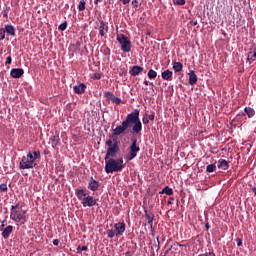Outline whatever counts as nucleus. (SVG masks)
Here are the masks:
<instances>
[{
	"label": "nucleus",
	"mask_w": 256,
	"mask_h": 256,
	"mask_svg": "<svg viewBox=\"0 0 256 256\" xmlns=\"http://www.w3.org/2000/svg\"><path fill=\"white\" fill-rule=\"evenodd\" d=\"M175 5H185V0H176Z\"/></svg>",
	"instance_id": "37"
},
{
	"label": "nucleus",
	"mask_w": 256,
	"mask_h": 256,
	"mask_svg": "<svg viewBox=\"0 0 256 256\" xmlns=\"http://www.w3.org/2000/svg\"><path fill=\"white\" fill-rule=\"evenodd\" d=\"M11 233H13V226L12 225H8L6 228L2 229L3 239H9V237H11Z\"/></svg>",
	"instance_id": "15"
},
{
	"label": "nucleus",
	"mask_w": 256,
	"mask_h": 256,
	"mask_svg": "<svg viewBox=\"0 0 256 256\" xmlns=\"http://www.w3.org/2000/svg\"><path fill=\"white\" fill-rule=\"evenodd\" d=\"M156 240H157V243L159 244V241H160V240H159V236L156 238Z\"/></svg>",
	"instance_id": "55"
},
{
	"label": "nucleus",
	"mask_w": 256,
	"mask_h": 256,
	"mask_svg": "<svg viewBox=\"0 0 256 256\" xmlns=\"http://www.w3.org/2000/svg\"><path fill=\"white\" fill-rule=\"evenodd\" d=\"M178 247H185V245H181V244H179V243H175L174 245L170 246V247L166 250L165 255H167V253H169V251H173V249H174V251H177V248H178Z\"/></svg>",
	"instance_id": "25"
},
{
	"label": "nucleus",
	"mask_w": 256,
	"mask_h": 256,
	"mask_svg": "<svg viewBox=\"0 0 256 256\" xmlns=\"http://www.w3.org/2000/svg\"><path fill=\"white\" fill-rule=\"evenodd\" d=\"M104 97H106L108 101H113L115 99V94H113L111 91H107L104 93Z\"/></svg>",
	"instance_id": "27"
},
{
	"label": "nucleus",
	"mask_w": 256,
	"mask_h": 256,
	"mask_svg": "<svg viewBox=\"0 0 256 256\" xmlns=\"http://www.w3.org/2000/svg\"><path fill=\"white\" fill-rule=\"evenodd\" d=\"M36 165L33 161V153L28 152L26 156L22 157L19 163V169H33Z\"/></svg>",
	"instance_id": "5"
},
{
	"label": "nucleus",
	"mask_w": 256,
	"mask_h": 256,
	"mask_svg": "<svg viewBox=\"0 0 256 256\" xmlns=\"http://www.w3.org/2000/svg\"><path fill=\"white\" fill-rule=\"evenodd\" d=\"M173 201H175V198L170 197V198L168 199V205H173Z\"/></svg>",
	"instance_id": "48"
},
{
	"label": "nucleus",
	"mask_w": 256,
	"mask_h": 256,
	"mask_svg": "<svg viewBox=\"0 0 256 256\" xmlns=\"http://www.w3.org/2000/svg\"><path fill=\"white\" fill-rule=\"evenodd\" d=\"M85 89H87V85H85L84 83H80L79 85L74 86V93H76L77 95H83Z\"/></svg>",
	"instance_id": "17"
},
{
	"label": "nucleus",
	"mask_w": 256,
	"mask_h": 256,
	"mask_svg": "<svg viewBox=\"0 0 256 256\" xmlns=\"http://www.w3.org/2000/svg\"><path fill=\"white\" fill-rule=\"evenodd\" d=\"M59 31H65L67 29V21L64 23L60 24L58 27Z\"/></svg>",
	"instance_id": "32"
},
{
	"label": "nucleus",
	"mask_w": 256,
	"mask_h": 256,
	"mask_svg": "<svg viewBox=\"0 0 256 256\" xmlns=\"http://www.w3.org/2000/svg\"><path fill=\"white\" fill-rule=\"evenodd\" d=\"M145 213V219L147 220V223L150 227V230L153 232V221H155V214L151 211L144 210Z\"/></svg>",
	"instance_id": "9"
},
{
	"label": "nucleus",
	"mask_w": 256,
	"mask_h": 256,
	"mask_svg": "<svg viewBox=\"0 0 256 256\" xmlns=\"http://www.w3.org/2000/svg\"><path fill=\"white\" fill-rule=\"evenodd\" d=\"M197 20H191L190 21V25H192V27H195V26H197Z\"/></svg>",
	"instance_id": "47"
},
{
	"label": "nucleus",
	"mask_w": 256,
	"mask_h": 256,
	"mask_svg": "<svg viewBox=\"0 0 256 256\" xmlns=\"http://www.w3.org/2000/svg\"><path fill=\"white\" fill-rule=\"evenodd\" d=\"M236 242L238 247H241L243 245V240L241 238H237Z\"/></svg>",
	"instance_id": "40"
},
{
	"label": "nucleus",
	"mask_w": 256,
	"mask_h": 256,
	"mask_svg": "<svg viewBox=\"0 0 256 256\" xmlns=\"http://www.w3.org/2000/svg\"><path fill=\"white\" fill-rule=\"evenodd\" d=\"M141 151V148L137 146V138H132V143L130 145V152L127 155L126 159L127 161H133L135 157H137V154Z\"/></svg>",
	"instance_id": "7"
},
{
	"label": "nucleus",
	"mask_w": 256,
	"mask_h": 256,
	"mask_svg": "<svg viewBox=\"0 0 256 256\" xmlns=\"http://www.w3.org/2000/svg\"><path fill=\"white\" fill-rule=\"evenodd\" d=\"M88 189L90 191H98L99 190V181H97L93 177H91L90 181L88 183Z\"/></svg>",
	"instance_id": "13"
},
{
	"label": "nucleus",
	"mask_w": 256,
	"mask_h": 256,
	"mask_svg": "<svg viewBox=\"0 0 256 256\" xmlns=\"http://www.w3.org/2000/svg\"><path fill=\"white\" fill-rule=\"evenodd\" d=\"M162 195H173V188H169V186H166L162 189V191L160 192Z\"/></svg>",
	"instance_id": "26"
},
{
	"label": "nucleus",
	"mask_w": 256,
	"mask_h": 256,
	"mask_svg": "<svg viewBox=\"0 0 256 256\" xmlns=\"http://www.w3.org/2000/svg\"><path fill=\"white\" fill-rule=\"evenodd\" d=\"M85 5H87L85 0H80L79 5H78V10L79 11H85Z\"/></svg>",
	"instance_id": "30"
},
{
	"label": "nucleus",
	"mask_w": 256,
	"mask_h": 256,
	"mask_svg": "<svg viewBox=\"0 0 256 256\" xmlns=\"http://www.w3.org/2000/svg\"><path fill=\"white\" fill-rule=\"evenodd\" d=\"M154 247H155L156 251H159V249H161V241H158L157 244H154Z\"/></svg>",
	"instance_id": "41"
},
{
	"label": "nucleus",
	"mask_w": 256,
	"mask_h": 256,
	"mask_svg": "<svg viewBox=\"0 0 256 256\" xmlns=\"http://www.w3.org/2000/svg\"><path fill=\"white\" fill-rule=\"evenodd\" d=\"M148 78L149 79H156L157 78V71L150 69L148 71Z\"/></svg>",
	"instance_id": "29"
},
{
	"label": "nucleus",
	"mask_w": 256,
	"mask_h": 256,
	"mask_svg": "<svg viewBox=\"0 0 256 256\" xmlns=\"http://www.w3.org/2000/svg\"><path fill=\"white\" fill-rule=\"evenodd\" d=\"M216 169H217V166L215 164H210L206 167V173H214Z\"/></svg>",
	"instance_id": "28"
},
{
	"label": "nucleus",
	"mask_w": 256,
	"mask_h": 256,
	"mask_svg": "<svg viewBox=\"0 0 256 256\" xmlns=\"http://www.w3.org/2000/svg\"><path fill=\"white\" fill-rule=\"evenodd\" d=\"M17 209H19V203L11 206L10 219L14 221V223L25 225V223H27V216L25 215V212L18 211Z\"/></svg>",
	"instance_id": "3"
},
{
	"label": "nucleus",
	"mask_w": 256,
	"mask_h": 256,
	"mask_svg": "<svg viewBox=\"0 0 256 256\" xmlns=\"http://www.w3.org/2000/svg\"><path fill=\"white\" fill-rule=\"evenodd\" d=\"M0 191H3V192L7 191V184H1Z\"/></svg>",
	"instance_id": "39"
},
{
	"label": "nucleus",
	"mask_w": 256,
	"mask_h": 256,
	"mask_svg": "<svg viewBox=\"0 0 256 256\" xmlns=\"http://www.w3.org/2000/svg\"><path fill=\"white\" fill-rule=\"evenodd\" d=\"M247 59L250 64L252 61L256 60V48H250V51L248 52Z\"/></svg>",
	"instance_id": "20"
},
{
	"label": "nucleus",
	"mask_w": 256,
	"mask_h": 256,
	"mask_svg": "<svg viewBox=\"0 0 256 256\" xmlns=\"http://www.w3.org/2000/svg\"><path fill=\"white\" fill-rule=\"evenodd\" d=\"M12 61H13V58H11V56H8V57L6 58L5 65H11Z\"/></svg>",
	"instance_id": "36"
},
{
	"label": "nucleus",
	"mask_w": 256,
	"mask_h": 256,
	"mask_svg": "<svg viewBox=\"0 0 256 256\" xmlns=\"http://www.w3.org/2000/svg\"><path fill=\"white\" fill-rule=\"evenodd\" d=\"M172 69L175 71V73H180V71H183V63L173 62Z\"/></svg>",
	"instance_id": "22"
},
{
	"label": "nucleus",
	"mask_w": 256,
	"mask_h": 256,
	"mask_svg": "<svg viewBox=\"0 0 256 256\" xmlns=\"http://www.w3.org/2000/svg\"><path fill=\"white\" fill-rule=\"evenodd\" d=\"M147 35H151V33L148 32Z\"/></svg>",
	"instance_id": "57"
},
{
	"label": "nucleus",
	"mask_w": 256,
	"mask_h": 256,
	"mask_svg": "<svg viewBox=\"0 0 256 256\" xmlns=\"http://www.w3.org/2000/svg\"><path fill=\"white\" fill-rule=\"evenodd\" d=\"M99 35L105 37L107 33H109V23L105 21H100V25L98 27Z\"/></svg>",
	"instance_id": "10"
},
{
	"label": "nucleus",
	"mask_w": 256,
	"mask_h": 256,
	"mask_svg": "<svg viewBox=\"0 0 256 256\" xmlns=\"http://www.w3.org/2000/svg\"><path fill=\"white\" fill-rule=\"evenodd\" d=\"M24 73L25 70H23L22 68H13L10 71V77H12V79H21Z\"/></svg>",
	"instance_id": "11"
},
{
	"label": "nucleus",
	"mask_w": 256,
	"mask_h": 256,
	"mask_svg": "<svg viewBox=\"0 0 256 256\" xmlns=\"http://www.w3.org/2000/svg\"><path fill=\"white\" fill-rule=\"evenodd\" d=\"M142 123H143L144 125H148V124H149V118L144 117V118L142 119Z\"/></svg>",
	"instance_id": "43"
},
{
	"label": "nucleus",
	"mask_w": 256,
	"mask_h": 256,
	"mask_svg": "<svg viewBox=\"0 0 256 256\" xmlns=\"http://www.w3.org/2000/svg\"><path fill=\"white\" fill-rule=\"evenodd\" d=\"M5 222H3L2 224H1V227H5V224H4Z\"/></svg>",
	"instance_id": "56"
},
{
	"label": "nucleus",
	"mask_w": 256,
	"mask_h": 256,
	"mask_svg": "<svg viewBox=\"0 0 256 256\" xmlns=\"http://www.w3.org/2000/svg\"><path fill=\"white\" fill-rule=\"evenodd\" d=\"M50 141L52 143V147L55 148L59 145L61 139L59 138V135H54L50 138Z\"/></svg>",
	"instance_id": "23"
},
{
	"label": "nucleus",
	"mask_w": 256,
	"mask_h": 256,
	"mask_svg": "<svg viewBox=\"0 0 256 256\" xmlns=\"http://www.w3.org/2000/svg\"><path fill=\"white\" fill-rule=\"evenodd\" d=\"M218 169H222L223 171H227V169H229V162L225 159H220L218 161Z\"/></svg>",
	"instance_id": "19"
},
{
	"label": "nucleus",
	"mask_w": 256,
	"mask_h": 256,
	"mask_svg": "<svg viewBox=\"0 0 256 256\" xmlns=\"http://www.w3.org/2000/svg\"><path fill=\"white\" fill-rule=\"evenodd\" d=\"M59 243H60L59 239H54L53 240V245H55V247H58Z\"/></svg>",
	"instance_id": "45"
},
{
	"label": "nucleus",
	"mask_w": 256,
	"mask_h": 256,
	"mask_svg": "<svg viewBox=\"0 0 256 256\" xmlns=\"http://www.w3.org/2000/svg\"><path fill=\"white\" fill-rule=\"evenodd\" d=\"M189 85H197V74H195V70H191L189 73Z\"/></svg>",
	"instance_id": "18"
},
{
	"label": "nucleus",
	"mask_w": 256,
	"mask_h": 256,
	"mask_svg": "<svg viewBox=\"0 0 256 256\" xmlns=\"http://www.w3.org/2000/svg\"><path fill=\"white\" fill-rule=\"evenodd\" d=\"M139 113L140 111L138 109H135L126 116V119L122 121L121 125L112 129L113 140L109 139L106 141L107 152L104 158L105 161H107L109 157H115V155L119 153V144L116 141L115 137H119V135H123V133H126L128 129H131V125H133L132 133L134 135H139V133L143 131V124L141 123V119H139Z\"/></svg>",
	"instance_id": "1"
},
{
	"label": "nucleus",
	"mask_w": 256,
	"mask_h": 256,
	"mask_svg": "<svg viewBox=\"0 0 256 256\" xmlns=\"http://www.w3.org/2000/svg\"><path fill=\"white\" fill-rule=\"evenodd\" d=\"M132 5L136 8L139 7V1L137 0L132 1Z\"/></svg>",
	"instance_id": "46"
},
{
	"label": "nucleus",
	"mask_w": 256,
	"mask_h": 256,
	"mask_svg": "<svg viewBox=\"0 0 256 256\" xmlns=\"http://www.w3.org/2000/svg\"><path fill=\"white\" fill-rule=\"evenodd\" d=\"M150 87H154V84H153V82H149V84H148Z\"/></svg>",
	"instance_id": "54"
},
{
	"label": "nucleus",
	"mask_w": 256,
	"mask_h": 256,
	"mask_svg": "<svg viewBox=\"0 0 256 256\" xmlns=\"http://www.w3.org/2000/svg\"><path fill=\"white\" fill-rule=\"evenodd\" d=\"M143 71V67L141 66H132L129 70V73L132 77H137V75H141V72Z\"/></svg>",
	"instance_id": "14"
},
{
	"label": "nucleus",
	"mask_w": 256,
	"mask_h": 256,
	"mask_svg": "<svg viewBox=\"0 0 256 256\" xmlns=\"http://www.w3.org/2000/svg\"><path fill=\"white\" fill-rule=\"evenodd\" d=\"M4 31L6 32L7 37H15V35H16L15 26H13L11 24H6L4 26Z\"/></svg>",
	"instance_id": "12"
},
{
	"label": "nucleus",
	"mask_w": 256,
	"mask_h": 256,
	"mask_svg": "<svg viewBox=\"0 0 256 256\" xmlns=\"http://www.w3.org/2000/svg\"><path fill=\"white\" fill-rule=\"evenodd\" d=\"M101 77H103V75L101 73L94 74V79H101Z\"/></svg>",
	"instance_id": "44"
},
{
	"label": "nucleus",
	"mask_w": 256,
	"mask_h": 256,
	"mask_svg": "<svg viewBox=\"0 0 256 256\" xmlns=\"http://www.w3.org/2000/svg\"><path fill=\"white\" fill-rule=\"evenodd\" d=\"M5 33V28H0V41H4Z\"/></svg>",
	"instance_id": "33"
},
{
	"label": "nucleus",
	"mask_w": 256,
	"mask_h": 256,
	"mask_svg": "<svg viewBox=\"0 0 256 256\" xmlns=\"http://www.w3.org/2000/svg\"><path fill=\"white\" fill-rule=\"evenodd\" d=\"M83 207H95L97 205V200L93 196H86L82 199Z\"/></svg>",
	"instance_id": "8"
},
{
	"label": "nucleus",
	"mask_w": 256,
	"mask_h": 256,
	"mask_svg": "<svg viewBox=\"0 0 256 256\" xmlns=\"http://www.w3.org/2000/svg\"><path fill=\"white\" fill-rule=\"evenodd\" d=\"M149 81L148 80H144V85H149Z\"/></svg>",
	"instance_id": "52"
},
{
	"label": "nucleus",
	"mask_w": 256,
	"mask_h": 256,
	"mask_svg": "<svg viewBox=\"0 0 256 256\" xmlns=\"http://www.w3.org/2000/svg\"><path fill=\"white\" fill-rule=\"evenodd\" d=\"M161 76L164 81H173V71L169 69L162 72Z\"/></svg>",
	"instance_id": "16"
},
{
	"label": "nucleus",
	"mask_w": 256,
	"mask_h": 256,
	"mask_svg": "<svg viewBox=\"0 0 256 256\" xmlns=\"http://www.w3.org/2000/svg\"><path fill=\"white\" fill-rule=\"evenodd\" d=\"M254 195H256V187L252 188Z\"/></svg>",
	"instance_id": "53"
},
{
	"label": "nucleus",
	"mask_w": 256,
	"mask_h": 256,
	"mask_svg": "<svg viewBox=\"0 0 256 256\" xmlns=\"http://www.w3.org/2000/svg\"><path fill=\"white\" fill-rule=\"evenodd\" d=\"M206 230L209 231V229H211V226L209 225V223L205 224Z\"/></svg>",
	"instance_id": "51"
},
{
	"label": "nucleus",
	"mask_w": 256,
	"mask_h": 256,
	"mask_svg": "<svg viewBox=\"0 0 256 256\" xmlns=\"http://www.w3.org/2000/svg\"><path fill=\"white\" fill-rule=\"evenodd\" d=\"M246 115L249 117V119H251L252 117H255V110L251 107H246L244 109Z\"/></svg>",
	"instance_id": "24"
},
{
	"label": "nucleus",
	"mask_w": 256,
	"mask_h": 256,
	"mask_svg": "<svg viewBox=\"0 0 256 256\" xmlns=\"http://www.w3.org/2000/svg\"><path fill=\"white\" fill-rule=\"evenodd\" d=\"M39 157H41V153L39 151H34L32 153V159L35 162L36 159H39Z\"/></svg>",
	"instance_id": "31"
},
{
	"label": "nucleus",
	"mask_w": 256,
	"mask_h": 256,
	"mask_svg": "<svg viewBox=\"0 0 256 256\" xmlns=\"http://www.w3.org/2000/svg\"><path fill=\"white\" fill-rule=\"evenodd\" d=\"M125 222H118L114 224V230L108 229L106 231L108 239H113V237H121L125 233Z\"/></svg>",
	"instance_id": "4"
},
{
	"label": "nucleus",
	"mask_w": 256,
	"mask_h": 256,
	"mask_svg": "<svg viewBox=\"0 0 256 256\" xmlns=\"http://www.w3.org/2000/svg\"><path fill=\"white\" fill-rule=\"evenodd\" d=\"M2 15L5 17V19H7V17H9V12L7 10H3Z\"/></svg>",
	"instance_id": "42"
},
{
	"label": "nucleus",
	"mask_w": 256,
	"mask_h": 256,
	"mask_svg": "<svg viewBox=\"0 0 256 256\" xmlns=\"http://www.w3.org/2000/svg\"><path fill=\"white\" fill-rule=\"evenodd\" d=\"M75 195L76 197H78L79 201H83V197H87V192L85 191V189H77L75 191Z\"/></svg>",
	"instance_id": "21"
},
{
	"label": "nucleus",
	"mask_w": 256,
	"mask_h": 256,
	"mask_svg": "<svg viewBox=\"0 0 256 256\" xmlns=\"http://www.w3.org/2000/svg\"><path fill=\"white\" fill-rule=\"evenodd\" d=\"M125 169V163L123 157L118 159L108 158L105 160V172L106 173H119Z\"/></svg>",
	"instance_id": "2"
},
{
	"label": "nucleus",
	"mask_w": 256,
	"mask_h": 256,
	"mask_svg": "<svg viewBox=\"0 0 256 256\" xmlns=\"http://www.w3.org/2000/svg\"><path fill=\"white\" fill-rule=\"evenodd\" d=\"M87 246H78L77 247V253H83V251H87Z\"/></svg>",
	"instance_id": "34"
},
{
	"label": "nucleus",
	"mask_w": 256,
	"mask_h": 256,
	"mask_svg": "<svg viewBox=\"0 0 256 256\" xmlns=\"http://www.w3.org/2000/svg\"><path fill=\"white\" fill-rule=\"evenodd\" d=\"M148 121H155V113L148 115Z\"/></svg>",
	"instance_id": "38"
},
{
	"label": "nucleus",
	"mask_w": 256,
	"mask_h": 256,
	"mask_svg": "<svg viewBox=\"0 0 256 256\" xmlns=\"http://www.w3.org/2000/svg\"><path fill=\"white\" fill-rule=\"evenodd\" d=\"M117 41L121 44V51L123 53H130L131 51V40L125 36V34H117Z\"/></svg>",
	"instance_id": "6"
},
{
	"label": "nucleus",
	"mask_w": 256,
	"mask_h": 256,
	"mask_svg": "<svg viewBox=\"0 0 256 256\" xmlns=\"http://www.w3.org/2000/svg\"><path fill=\"white\" fill-rule=\"evenodd\" d=\"M112 103H116V105H121L122 100L119 97H114V100L112 101Z\"/></svg>",
	"instance_id": "35"
},
{
	"label": "nucleus",
	"mask_w": 256,
	"mask_h": 256,
	"mask_svg": "<svg viewBox=\"0 0 256 256\" xmlns=\"http://www.w3.org/2000/svg\"><path fill=\"white\" fill-rule=\"evenodd\" d=\"M101 1H103V0H94V5H99V3H101Z\"/></svg>",
	"instance_id": "50"
},
{
	"label": "nucleus",
	"mask_w": 256,
	"mask_h": 256,
	"mask_svg": "<svg viewBox=\"0 0 256 256\" xmlns=\"http://www.w3.org/2000/svg\"><path fill=\"white\" fill-rule=\"evenodd\" d=\"M122 1L123 5H128V3H131V0H120Z\"/></svg>",
	"instance_id": "49"
}]
</instances>
